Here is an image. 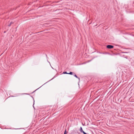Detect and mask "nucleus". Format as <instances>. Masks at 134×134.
Here are the masks:
<instances>
[{
    "mask_svg": "<svg viewBox=\"0 0 134 134\" xmlns=\"http://www.w3.org/2000/svg\"><path fill=\"white\" fill-rule=\"evenodd\" d=\"M106 47L107 48L111 49L114 47V46L111 45H108Z\"/></svg>",
    "mask_w": 134,
    "mask_h": 134,
    "instance_id": "obj_1",
    "label": "nucleus"
},
{
    "mask_svg": "<svg viewBox=\"0 0 134 134\" xmlns=\"http://www.w3.org/2000/svg\"><path fill=\"white\" fill-rule=\"evenodd\" d=\"M122 53H128V52H123Z\"/></svg>",
    "mask_w": 134,
    "mask_h": 134,
    "instance_id": "obj_14",
    "label": "nucleus"
},
{
    "mask_svg": "<svg viewBox=\"0 0 134 134\" xmlns=\"http://www.w3.org/2000/svg\"><path fill=\"white\" fill-rule=\"evenodd\" d=\"M40 87H39V88H38L37 89H36V90H35V91H33V92H32L31 93H33L34 92H35L39 88H40Z\"/></svg>",
    "mask_w": 134,
    "mask_h": 134,
    "instance_id": "obj_8",
    "label": "nucleus"
},
{
    "mask_svg": "<svg viewBox=\"0 0 134 134\" xmlns=\"http://www.w3.org/2000/svg\"><path fill=\"white\" fill-rule=\"evenodd\" d=\"M103 54H105V53H103ZM105 54H109V53H105Z\"/></svg>",
    "mask_w": 134,
    "mask_h": 134,
    "instance_id": "obj_12",
    "label": "nucleus"
},
{
    "mask_svg": "<svg viewBox=\"0 0 134 134\" xmlns=\"http://www.w3.org/2000/svg\"><path fill=\"white\" fill-rule=\"evenodd\" d=\"M62 74H68V73H67L66 71H64L63 72Z\"/></svg>",
    "mask_w": 134,
    "mask_h": 134,
    "instance_id": "obj_7",
    "label": "nucleus"
},
{
    "mask_svg": "<svg viewBox=\"0 0 134 134\" xmlns=\"http://www.w3.org/2000/svg\"><path fill=\"white\" fill-rule=\"evenodd\" d=\"M46 83H46H44V84H45Z\"/></svg>",
    "mask_w": 134,
    "mask_h": 134,
    "instance_id": "obj_15",
    "label": "nucleus"
},
{
    "mask_svg": "<svg viewBox=\"0 0 134 134\" xmlns=\"http://www.w3.org/2000/svg\"><path fill=\"white\" fill-rule=\"evenodd\" d=\"M42 85L40 87H41V86H42Z\"/></svg>",
    "mask_w": 134,
    "mask_h": 134,
    "instance_id": "obj_20",
    "label": "nucleus"
},
{
    "mask_svg": "<svg viewBox=\"0 0 134 134\" xmlns=\"http://www.w3.org/2000/svg\"><path fill=\"white\" fill-rule=\"evenodd\" d=\"M42 85L40 87H41V86H42Z\"/></svg>",
    "mask_w": 134,
    "mask_h": 134,
    "instance_id": "obj_19",
    "label": "nucleus"
},
{
    "mask_svg": "<svg viewBox=\"0 0 134 134\" xmlns=\"http://www.w3.org/2000/svg\"><path fill=\"white\" fill-rule=\"evenodd\" d=\"M46 56H47V55H46Z\"/></svg>",
    "mask_w": 134,
    "mask_h": 134,
    "instance_id": "obj_22",
    "label": "nucleus"
},
{
    "mask_svg": "<svg viewBox=\"0 0 134 134\" xmlns=\"http://www.w3.org/2000/svg\"><path fill=\"white\" fill-rule=\"evenodd\" d=\"M46 56H47V55H46Z\"/></svg>",
    "mask_w": 134,
    "mask_h": 134,
    "instance_id": "obj_23",
    "label": "nucleus"
},
{
    "mask_svg": "<svg viewBox=\"0 0 134 134\" xmlns=\"http://www.w3.org/2000/svg\"><path fill=\"white\" fill-rule=\"evenodd\" d=\"M125 58L127 59L128 58V57L127 56H126V57H125Z\"/></svg>",
    "mask_w": 134,
    "mask_h": 134,
    "instance_id": "obj_13",
    "label": "nucleus"
},
{
    "mask_svg": "<svg viewBox=\"0 0 134 134\" xmlns=\"http://www.w3.org/2000/svg\"><path fill=\"white\" fill-rule=\"evenodd\" d=\"M46 56H47V55H46Z\"/></svg>",
    "mask_w": 134,
    "mask_h": 134,
    "instance_id": "obj_21",
    "label": "nucleus"
},
{
    "mask_svg": "<svg viewBox=\"0 0 134 134\" xmlns=\"http://www.w3.org/2000/svg\"><path fill=\"white\" fill-rule=\"evenodd\" d=\"M5 31H4V33H5Z\"/></svg>",
    "mask_w": 134,
    "mask_h": 134,
    "instance_id": "obj_18",
    "label": "nucleus"
},
{
    "mask_svg": "<svg viewBox=\"0 0 134 134\" xmlns=\"http://www.w3.org/2000/svg\"><path fill=\"white\" fill-rule=\"evenodd\" d=\"M24 94H27V95H30L29 94H28V93H24Z\"/></svg>",
    "mask_w": 134,
    "mask_h": 134,
    "instance_id": "obj_11",
    "label": "nucleus"
},
{
    "mask_svg": "<svg viewBox=\"0 0 134 134\" xmlns=\"http://www.w3.org/2000/svg\"><path fill=\"white\" fill-rule=\"evenodd\" d=\"M31 97H32L33 98V97L32 96H31Z\"/></svg>",
    "mask_w": 134,
    "mask_h": 134,
    "instance_id": "obj_16",
    "label": "nucleus"
},
{
    "mask_svg": "<svg viewBox=\"0 0 134 134\" xmlns=\"http://www.w3.org/2000/svg\"><path fill=\"white\" fill-rule=\"evenodd\" d=\"M83 133V134H89L88 133H86L85 132H84Z\"/></svg>",
    "mask_w": 134,
    "mask_h": 134,
    "instance_id": "obj_10",
    "label": "nucleus"
},
{
    "mask_svg": "<svg viewBox=\"0 0 134 134\" xmlns=\"http://www.w3.org/2000/svg\"><path fill=\"white\" fill-rule=\"evenodd\" d=\"M70 134L69 133V134Z\"/></svg>",
    "mask_w": 134,
    "mask_h": 134,
    "instance_id": "obj_24",
    "label": "nucleus"
},
{
    "mask_svg": "<svg viewBox=\"0 0 134 134\" xmlns=\"http://www.w3.org/2000/svg\"><path fill=\"white\" fill-rule=\"evenodd\" d=\"M34 104H33V105H34ZM33 107H34V105H33Z\"/></svg>",
    "mask_w": 134,
    "mask_h": 134,
    "instance_id": "obj_17",
    "label": "nucleus"
},
{
    "mask_svg": "<svg viewBox=\"0 0 134 134\" xmlns=\"http://www.w3.org/2000/svg\"><path fill=\"white\" fill-rule=\"evenodd\" d=\"M13 23L12 22H11L10 23V24L8 25V26H9V27L12 24H13Z\"/></svg>",
    "mask_w": 134,
    "mask_h": 134,
    "instance_id": "obj_6",
    "label": "nucleus"
},
{
    "mask_svg": "<svg viewBox=\"0 0 134 134\" xmlns=\"http://www.w3.org/2000/svg\"><path fill=\"white\" fill-rule=\"evenodd\" d=\"M74 76L75 77H76L77 78H78L79 79V80H80V79L79 77H77V76L76 75V74L75 73H74Z\"/></svg>",
    "mask_w": 134,
    "mask_h": 134,
    "instance_id": "obj_3",
    "label": "nucleus"
},
{
    "mask_svg": "<svg viewBox=\"0 0 134 134\" xmlns=\"http://www.w3.org/2000/svg\"><path fill=\"white\" fill-rule=\"evenodd\" d=\"M74 73L72 72H70L69 73H68V74L71 75H72L74 74Z\"/></svg>",
    "mask_w": 134,
    "mask_h": 134,
    "instance_id": "obj_4",
    "label": "nucleus"
},
{
    "mask_svg": "<svg viewBox=\"0 0 134 134\" xmlns=\"http://www.w3.org/2000/svg\"><path fill=\"white\" fill-rule=\"evenodd\" d=\"M79 131L81 132L82 133H83L84 132V131L83 130L82 128L81 127H80L79 129Z\"/></svg>",
    "mask_w": 134,
    "mask_h": 134,
    "instance_id": "obj_2",
    "label": "nucleus"
},
{
    "mask_svg": "<svg viewBox=\"0 0 134 134\" xmlns=\"http://www.w3.org/2000/svg\"><path fill=\"white\" fill-rule=\"evenodd\" d=\"M67 133L68 132L66 131V130L65 129L64 132V134H67Z\"/></svg>",
    "mask_w": 134,
    "mask_h": 134,
    "instance_id": "obj_5",
    "label": "nucleus"
},
{
    "mask_svg": "<svg viewBox=\"0 0 134 134\" xmlns=\"http://www.w3.org/2000/svg\"><path fill=\"white\" fill-rule=\"evenodd\" d=\"M55 77V76L52 79H51V80H50L48 82L52 80V79H53Z\"/></svg>",
    "mask_w": 134,
    "mask_h": 134,
    "instance_id": "obj_9",
    "label": "nucleus"
}]
</instances>
